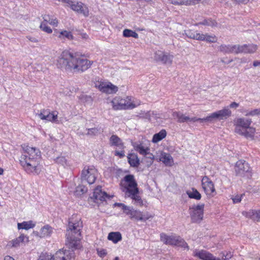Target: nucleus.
I'll list each match as a JSON object with an SVG mask.
<instances>
[{
	"label": "nucleus",
	"instance_id": "f257e3e1",
	"mask_svg": "<svg viewBox=\"0 0 260 260\" xmlns=\"http://www.w3.org/2000/svg\"><path fill=\"white\" fill-rule=\"evenodd\" d=\"M92 62L70 50L63 51L56 60L58 68L73 71L74 72H83L90 68Z\"/></svg>",
	"mask_w": 260,
	"mask_h": 260
},
{
	"label": "nucleus",
	"instance_id": "f03ea898",
	"mask_svg": "<svg viewBox=\"0 0 260 260\" xmlns=\"http://www.w3.org/2000/svg\"><path fill=\"white\" fill-rule=\"evenodd\" d=\"M22 149L19 159L21 166L27 173L38 175L42 170L40 150L25 145L22 146Z\"/></svg>",
	"mask_w": 260,
	"mask_h": 260
},
{
	"label": "nucleus",
	"instance_id": "7ed1b4c3",
	"mask_svg": "<svg viewBox=\"0 0 260 260\" xmlns=\"http://www.w3.org/2000/svg\"><path fill=\"white\" fill-rule=\"evenodd\" d=\"M120 189L125 196L131 198L136 206L142 207L143 202L139 194L137 183L133 175H127L120 182Z\"/></svg>",
	"mask_w": 260,
	"mask_h": 260
},
{
	"label": "nucleus",
	"instance_id": "20e7f679",
	"mask_svg": "<svg viewBox=\"0 0 260 260\" xmlns=\"http://www.w3.org/2000/svg\"><path fill=\"white\" fill-rule=\"evenodd\" d=\"M68 226L66 234L67 244L70 248L79 249L81 247V230L82 228L80 219L76 222L70 221Z\"/></svg>",
	"mask_w": 260,
	"mask_h": 260
},
{
	"label": "nucleus",
	"instance_id": "39448f33",
	"mask_svg": "<svg viewBox=\"0 0 260 260\" xmlns=\"http://www.w3.org/2000/svg\"><path fill=\"white\" fill-rule=\"evenodd\" d=\"M111 103L113 108L116 110L133 109L136 107L129 97L123 99L120 96H116L112 100Z\"/></svg>",
	"mask_w": 260,
	"mask_h": 260
},
{
	"label": "nucleus",
	"instance_id": "423d86ee",
	"mask_svg": "<svg viewBox=\"0 0 260 260\" xmlns=\"http://www.w3.org/2000/svg\"><path fill=\"white\" fill-rule=\"evenodd\" d=\"M160 237V240L166 244L174 245L184 248H188L187 243L179 236L175 235L168 236L165 233H161Z\"/></svg>",
	"mask_w": 260,
	"mask_h": 260
},
{
	"label": "nucleus",
	"instance_id": "0eeeda50",
	"mask_svg": "<svg viewBox=\"0 0 260 260\" xmlns=\"http://www.w3.org/2000/svg\"><path fill=\"white\" fill-rule=\"evenodd\" d=\"M98 176L97 170L93 166H86L84 168L81 173V180L85 181L89 184H93Z\"/></svg>",
	"mask_w": 260,
	"mask_h": 260
},
{
	"label": "nucleus",
	"instance_id": "6e6552de",
	"mask_svg": "<svg viewBox=\"0 0 260 260\" xmlns=\"http://www.w3.org/2000/svg\"><path fill=\"white\" fill-rule=\"evenodd\" d=\"M193 254L203 260H229L231 258V255L227 254L226 255L223 254L221 257H217L212 254L204 250H195Z\"/></svg>",
	"mask_w": 260,
	"mask_h": 260
},
{
	"label": "nucleus",
	"instance_id": "1a4fd4ad",
	"mask_svg": "<svg viewBox=\"0 0 260 260\" xmlns=\"http://www.w3.org/2000/svg\"><path fill=\"white\" fill-rule=\"evenodd\" d=\"M204 204L193 206L189 208V213L192 222H199L203 217Z\"/></svg>",
	"mask_w": 260,
	"mask_h": 260
},
{
	"label": "nucleus",
	"instance_id": "9d476101",
	"mask_svg": "<svg viewBox=\"0 0 260 260\" xmlns=\"http://www.w3.org/2000/svg\"><path fill=\"white\" fill-rule=\"evenodd\" d=\"M232 115V111L229 107H224L222 109L211 113L208 116L209 121L213 120H223L230 117Z\"/></svg>",
	"mask_w": 260,
	"mask_h": 260
},
{
	"label": "nucleus",
	"instance_id": "9b49d317",
	"mask_svg": "<svg viewBox=\"0 0 260 260\" xmlns=\"http://www.w3.org/2000/svg\"><path fill=\"white\" fill-rule=\"evenodd\" d=\"M67 6L70 7L73 11L83 14L87 17L89 15V10L86 6L81 2H75L70 0H67Z\"/></svg>",
	"mask_w": 260,
	"mask_h": 260
},
{
	"label": "nucleus",
	"instance_id": "f8f14e48",
	"mask_svg": "<svg viewBox=\"0 0 260 260\" xmlns=\"http://www.w3.org/2000/svg\"><path fill=\"white\" fill-rule=\"evenodd\" d=\"M250 169L248 164L242 160L238 161L235 167L236 175L240 176H250Z\"/></svg>",
	"mask_w": 260,
	"mask_h": 260
},
{
	"label": "nucleus",
	"instance_id": "ddd939ff",
	"mask_svg": "<svg viewBox=\"0 0 260 260\" xmlns=\"http://www.w3.org/2000/svg\"><path fill=\"white\" fill-rule=\"evenodd\" d=\"M173 57V55L161 50L156 51L154 54V59L156 61L166 64H171Z\"/></svg>",
	"mask_w": 260,
	"mask_h": 260
},
{
	"label": "nucleus",
	"instance_id": "4468645a",
	"mask_svg": "<svg viewBox=\"0 0 260 260\" xmlns=\"http://www.w3.org/2000/svg\"><path fill=\"white\" fill-rule=\"evenodd\" d=\"M38 117L42 120H46L55 123H59L57 119V113L56 112H50L48 109H43L40 113L38 114Z\"/></svg>",
	"mask_w": 260,
	"mask_h": 260
},
{
	"label": "nucleus",
	"instance_id": "2eb2a0df",
	"mask_svg": "<svg viewBox=\"0 0 260 260\" xmlns=\"http://www.w3.org/2000/svg\"><path fill=\"white\" fill-rule=\"evenodd\" d=\"M202 187L208 196L213 197L216 194V190L213 182L206 176L202 179Z\"/></svg>",
	"mask_w": 260,
	"mask_h": 260
},
{
	"label": "nucleus",
	"instance_id": "dca6fc26",
	"mask_svg": "<svg viewBox=\"0 0 260 260\" xmlns=\"http://www.w3.org/2000/svg\"><path fill=\"white\" fill-rule=\"evenodd\" d=\"M96 86L102 92L108 94L115 93L118 91V87L110 82H98Z\"/></svg>",
	"mask_w": 260,
	"mask_h": 260
},
{
	"label": "nucleus",
	"instance_id": "f3484780",
	"mask_svg": "<svg viewBox=\"0 0 260 260\" xmlns=\"http://www.w3.org/2000/svg\"><path fill=\"white\" fill-rule=\"evenodd\" d=\"M53 260H72L74 258V253L68 250L60 249L54 255H52Z\"/></svg>",
	"mask_w": 260,
	"mask_h": 260
},
{
	"label": "nucleus",
	"instance_id": "a211bd4d",
	"mask_svg": "<svg viewBox=\"0 0 260 260\" xmlns=\"http://www.w3.org/2000/svg\"><path fill=\"white\" fill-rule=\"evenodd\" d=\"M133 146L135 150L142 155L148 154V151H150L149 147L143 142H135L133 144Z\"/></svg>",
	"mask_w": 260,
	"mask_h": 260
},
{
	"label": "nucleus",
	"instance_id": "6ab92c4d",
	"mask_svg": "<svg viewBox=\"0 0 260 260\" xmlns=\"http://www.w3.org/2000/svg\"><path fill=\"white\" fill-rule=\"evenodd\" d=\"M153 217L152 215L149 214L148 212L143 214L139 210H135L134 211H133V214L131 217V219L145 221Z\"/></svg>",
	"mask_w": 260,
	"mask_h": 260
},
{
	"label": "nucleus",
	"instance_id": "aec40b11",
	"mask_svg": "<svg viewBox=\"0 0 260 260\" xmlns=\"http://www.w3.org/2000/svg\"><path fill=\"white\" fill-rule=\"evenodd\" d=\"M159 160L162 162L166 166H172L174 164L173 158L172 156L164 152H161L159 155Z\"/></svg>",
	"mask_w": 260,
	"mask_h": 260
},
{
	"label": "nucleus",
	"instance_id": "412c9836",
	"mask_svg": "<svg viewBox=\"0 0 260 260\" xmlns=\"http://www.w3.org/2000/svg\"><path fill=\"white\" fill-rule=\"evenodd\" d=\"M93 198L96 200V202L104 201L108 198V195L106 192L102 191L101 186L97 187L93 192Z\"/></svg>",
	"mask_w": 260,
	"mask_h": 260
},
{
	"label": "nucleus",
	"instance_id": "4be33fe9",
	"mask_svg": "<svg viewBox=\"0 0 260 260\" xmlns=\"http://www.w3.org/2000/svg\"><path fill=\"white\" fill-rule=\"evenodd\" d=\"M242 214L254 221H260V210H250L248 212L243 211Z\"/></svg>",
	"mask_w": 260,
	"mask_h": 260
},
{
	"label": "nucleus",
	"instance_id": "5701e85b",
	"mask_svg": "<svg viewBox=\"0 0 260 260\" xmlns=\"http://www.w3.org/2000/svg\"><path fill=\"white\" fill-rule=\"evenodd\" d=\"M110 145L112 146L118 147L119 149L123 148L122 140L116 135H113L109 139Z\"/></svg>",
	"mask_w": 260,
	"mask_h": 260
},
{
	"label": "nucleus",
	"instance_id": "b1692460",
	"mask_svg": "<svg viewBox=\"0 0 260 260\" xmlns=\"http://www.w3.org/2000/svg\"><path fill=\"white\" fill-rule=\"evenodd\" d=\"M172 116L174 119H176L177 121L180 123H183L188 122L189 117L186 116L180 112H174Z\"/></svg>",
	"mask_w": 260,
	"mask_h": 260
},
{
	"label": "nucleus",
	"instance_id": "393cba45",
	"mask_svg": "<svg viewBox=\"0 0 260 260\" xmlns=\"http://www.w3.org/2000/svg\"><path fill=\"white\" fill-rule=\"evenodd\" d=\"M52 228L50 225L47 224L41 228L39 236L41 238L50 236L51 234L52 233Z\"/></svg>",
	"mask_w": 260,
	"mask_h": 260
},
{
	"label": "nucleus",
	"instance_id": "a878e982",
	"mask_svg": "<svg viewBox=\"0 0 260 260\" xmlns=\"http://www.w3.org/2000/svg\"><path fill=\"white\" fill-rule=\"evenodd\" d=\"M108 239L114 243H117L122 240V236L121 233L118 232H111L108 236Z\"/></svg>",
	"mask_w": 260,
	"mask_h": 260
},
{
	"label": "nucleus",
	"instance_id": "bb28decb",
	"mask_svg": "<svg viewBox=\"0 0 260 260\" xmlns=\"http://www.w3.org/2000/svg\"><path fill=\"white\" fill-rule=\"evenodd\" d=\"M251 122V119H249L244 118H238L236 121V125L247 128L250 126Z\"/></svg>",
	"mask_w": 260,
	"mask_h": 260
},
{
	"label": "nucleus",
	"instance_id": "cd10ccee",
	"mask_svg": "<svg viewBox=\"0 0 260 260\" xmlns=\"http://www.w3.org/2000/svg\"><path fill=\"white\" fill-rule=\"evenodd\" d=\"M199 41H206L209 43H214L217 41V38L214 35H210L208 34H201Z\"/></svg>",
	"mask_w": 260,
	"mask_h": 260
},
{
	"label": "nucleus",
	"instance_id": "c85d7f7f",
	"mask_svg": "<svg viewBox=\"0 0 260 260\" xmlns=\"http://www.w3.org/2000/svg\"><path fill=\"white\" fill-rule=\"evenodd\" d=\"M167 136V132L165 129H161L159 133L153 135L152 142L156 143L164 139Z\"/></svg>",
	"mask_w": 260,
	"mask_h": 260
},
{
	"label": "nucleus",
	"instance_id": "c756f323",
	"mask_svg": "<svg viewBox=\"0 0 260 260\" xmlns=\"http://www.w3.org/2000/svg\"><path fill=\"white\" fill-rule=\"evenodd\" d=\"M117 205L118 206L121 207L123 213L128 215L131 219V217L133 214V211H134L135 209L133 207L127 206L122 203H118Z\"/></svg>",
	"mask_w": 260,
	"mask_h": 260
},
{
	"label": "nucleus",
	"instance_id": "7c9ffc66",
	"mask_svg": "<svg viewBox=\"0 0 260 260\" xmlns=\"http://www.w3.org/2000/svg\"><path fill=\"white\" fill-rule=\"evenodd\" d=\"M127 158L131 166L137 167L139 165V159L136 154H130L127 156Z\"/></svg>",
	"mask_w": 260,
	"mask_h": 260
},
{
	"label": "nucleus",
	"instance_id": "2f4dec72",
	"mask_svg": "<svg viewBox=\"0 0 260 260\" xmlns=\"http://www.w3.org/2000/svg\"><path fill=\"white\" fill-rule=\"evenodd\" d=\"M35 224L33 223L32 221H23L22 223H18V229H25L28 230L35 226Z\"/></svg>",
	"mask_w": 260,
	"mask_h": 260
},
{
	"label": "nucleus",
	"instance_id": "473e14b6",
	"mask_svg": "<svg viewBox=\"0 0 260 260\" xmlns=\"http://www.w3.org/2000/svg\"><path fill=\"white\" fill-rule=\"evenodd\" d=\"M44 22L49 23L50 24L56 26L58 24L57 19L54 17H51L49 15H44L43 16Z\"/></svg>",
	"mask_w": 260,
	"mask_h": 260
},
{
	"label": "nucleus",
	"instance_id": "72a5a7b5",
	"mask_svg": "<svg viewBox=\"0 0 260 260\" xmlns=\"http://www.w3.org/2000/svg\"><path fill=\"white\" fill-rule=\"evenodd\" d=\"M185 35L189 38L194 40H199L200 37V33L197 31H192L191 30H187L184 31Z\"/></svg>",
	"mask_w": 260,
	"mask_h": 260
},
{
	"label": "nucleus",
	"instance_id": "f704fd0d",
	"mask_svg": "<svg viewBox=\"0 0 260 260\" xmlns=\"http://www.w3.org/2000/svg\"><path fill=\"white\" fill-rule=\"evenodd\" d=\"M235 45H222L220 46L219 49L221 52L227 53H235Z\"/></svg>",
	"mask_w": 260,
	"mask_h": 260
},
{
	"label": "nucleus",
	"instance_id": "c9c22d12",
	"mask_svg": "<svg viewBox=\"0 0 260 260\" xmlns=\"http://www.w3.org/2000/svg\"><path fill=\"white\" fill-rule=\"evenodd\" d=\"M255 133V128L249 126L246 129L245 133H244V136L247 139L253 140L254 139Z\"/></svg>",
	"mask_w": 260,
	"mask_h": 260
},
{
	"label": "nucleus",
	"instance_id": "e433bc0d",
	"mask_svg": "<svg viewBox=\"0 0 260 260\" xmlns=\"http://www.w3.org/2000/svg\"><path fill=\"white\" fill-rule=\"evenodd\" d=\"M58 38L61 39L66 38L69 40H72L74 39V37L71 32L67 30H62L60 31L58 36Z\"/></svg>",
	"mask_w": 260,
	"mask_h": 260
},
{
	"label": "nucleus",
	"instance_id": "4c0bfd02",
	"mask_svg": "<svg viewBox=\"0 0 260 260\" xmlns=\"http://www.w3.org/2000/svg\"><path fill=\"white\" fill-rule=\"evenodd\" d=\"M123 36L124 37H133L136 39L138 38V34L131 29H125L123 31Z\"/></svg>",
	"mask_w": 260,
	"mask_h": 260
},
{
	"label": "nucleus",
	"instance_id": "58836bf2",
	"mask_svg": "<svg viewBox=\"0 0 260 260\" xmlns=\"http://www.w3.org/2000/svg\"><path fill=\"white\" fill-rule=\"evenodd\" d=\"M246 47L245 49V53H253L257 49V46L256 45L250 44H245Z\"/></svg>",
	"mask_w": 260,
	"mask_h": 260
},
{
	"label": "nucleus",
	"instance_id": "ea45409f",
	"mask_svg": "<svg viewBox=\"0 0 260 260\" xmlns=\"http://www.w3.org/2000/svg\"><path fill=\"white\" fill-rule=\"evenodd\" d=\"M187 194L188 197L191 199L200 200L201 198L200 193L197 189H192V191L187 192Z\"/></svg>",
	"mask_w": 260,
	"mask_h": 260
},
{
	"label": "nucleus",
	"instance_id": "a19ab883",
	"mask_svg": "<svg viewBox=\"0 0 260 260\" xmlns=\"http://www.w3.org/2000/svg\"><path fill=\"white\" fill-rule=\"evenodd\" d=\"M145 159H146V162L147 166H151L153 162L154 159V156L152 153H150L149 151H148V154L144 155Z\"/></svg>",
	"mask_w": 260,
	"mask_h": 260
},
{
	"label": "nucleus",
	"instance_id": "79ce46f5",
	"mask_svg": "<svg viewBox=\"0 0 260 260\" xmlns=\"http://www.w3.org/2000/svg\"><path fill=\"white\" fill-rule=\"evenodd\" d=\"M87 188L83 185H79L76 188L75 193L77 196H81L85 193Z\"/></svg>",
	"mask_w": 260,
	"mask_h": 260
},
{
	"label": "nucleus",
	"instance_id": "37998d69",
	"mask_svg": "<svg viewBox=\"0 0 260 260\" xmlns=\"http://www.w3.org/2000/svg\"><path fill=\"white\" fill-rule=\"evenodd\" d=\"M246 47V45H235V53H245V49Z\"/></svg>",
	"mask_w": 260,
	"mask_h": 260
},
{
	"label": "nucleus",
	"instance_id": "c03bdc74",
	"mask_svg": "<svg viewBox=\"0 0 260 260\" xmlns=\"http://www.w3.org/2000/svg\"><path fill=\"white\" fill-rule=\"evenodd\" d=\"M52 255L48 253H42L38 260H53Z\"/></svg>",
	"mask_w": 260,
	"mask_h": 260
},
{
	"label": "nucleus",
	"instance_id": "a18cd8bd",
	"mask_svg": "<svg viewBox=\"0 0 260 260\" xmlns=\"http://www.w3.org/2000/svg\"><path fill=\"white\" fill-rule=\"evenodd\" d=\"M40 27L43 31L48 34H51L52 32V29L44 21L41 23Z\"/></svg>",
	"mask_w": 260,
	"mask_h": 260
},
{
	"label": "nucleus",
	"instance_id": "49530a36",
	"mask_svg": "<svg viewBox=\"0 0 260 260\" xmlns=\"http://www.w3.org/2000/svg\"><path fill=\"white\" fill-rule=\"evenodd\" d=\"M87 130V133L86 134L91 136L97 135L100 132V129L98 127L88 128Z\"/></svg>",
	"mask_w": 260,
	"mask_h": 260
},
{
	"label": "nucleus",
	"instance_id": "de8ad7c7",
	"mask_svg": "<svg viewBox=\"0 0 260 260\" xmlns=\"http://www.w3.org/2000/svg\"><path fill=\"white\" fill-rule=\"evenodd\" d=\"M196 121H200V122L209 121L208 116H207L206 117L203 118H197L196 117H189V120H188V122H196Z\"/></svg>",
	"mask_w": 260,
	"mask_h": 260
},
{
	"label": "nucleus",
	"instance_id": "09e8293b",
	"mask_svg": "<svg viewBox=\"0 0 260 260\" xmlns=\"http://www.w3.org/2000/svg\"><path fill=\"white\" fill-rule=\"evenodd\" d=\"M154 115V111H149L143 114H141V117L142 118L148 119L150 121L152 120V116Z\"/></svg>",
	"mask_w": 260,
	"mask_h": 260
},
{
	"label": "nucleus",
	"instance_id": "8fccbe9b",
	"mask_svg": "<svg viewBox=\"0 0 260 260\" xmlns=\"http://www.w3.org/2000/svg\"><path fill=\"white\" fill-rule=\"evenodd\" d=\"M245 128H244L243 127H240L239 126L236 125L235 128V132L237 134L244 136V133H245L246 131Z\"/></svg>",
	"mask_w": 260,
	"mask_h": 260
},
{
	"label": "nucleus",
	"instance_id": "3c124183",
	"mask_svg": "<svg viewBox=\"0 0 260 260\" xmlns=\"http://www.w3.org/2000/svg\"><path fill=\"white\" fill-rule=\"evenodd\" d=\"M201 24L204 25H208V26H214L216 24V23L212 20H204L202 22L200 23Z\"/></svg>",
	"mask_w": 260,
	"mask_h": 260
},
{
	"label": "nucleus",
	"instance_id": "603ef678",
	"mask_svg": "<svg viewBox=\"0 0 260 260\" xmlns=\"http://www.w3.org/2000/svg\"><path fill=\"white\" fill-rule=\"evenodd\" d=\"M169 3L174 5H185L184 0H168Z\"/></svg>",
	"mask_w": 260,
	"mask_h": 260
},
{
	"label": "nucleus",
	"instance_id": "864d4df0",
	"mask_svg": "<svg viewBox=\"0 0 260 260\" xmlns=\"http://www.w3.org/2000/svg\"><path fill=\"white\" fill-rule=\"evenodd\" d=\"M201 0H184L185 5H194L198 4Z\"/></svg>",
	"mask_w": 260,
	"mask_h": 260
},
{
	"label": "nucleus",
	"instance_id": "5fc2aeb1",
	"mask_svg": "<svg viewBox=\"0 0 260 260\" xmlns=\"http://www.w3.org/2000/svg\"><path fill=\"white\" fill-rule=\"evenodd\" d=\"M18 240L20 243H26L28 242V237L22 234L18 237Z\"/></svg>",
	"mask_w": 260,
	"mask_h": 260
},
{
	"label": "nucleus",
	"instance_id": "6e6d98bb",
	"mask_svg": "<svg viewBox=\"0 0 260 260\" xmlns=\"http://www.w3.org/2000/svg\"><path fill=\"white\" fill-rule=\"evenodd\" d=\"M56 162L57 163L60 164L63 166L64 165H66L67 159H66V158L64 157L60 156V157H58L57 158Z\"/></svg>",
	"mask_w": 260,
	"mask_h": 260
},
{
	"label": "nucleus",
	"instance_id": "4d7b16f0",
	"mask_svg": "<svg viewBox=\"0 0 260 260\" xmlns=\"http://www.w3.org/2000/svg\"><path fill=\"white\" fill-rule=\"evenodd\" d=\"M243 195H237L232 199L234 203H238L241 202Z\"/></svg>",
	"mask_w": 260,
	"mask_h": 260
},
{
	"label": "nucleus",
	"instance_id": "13d9d810",
	"mask_svg": "<svg viewBox=\"0 0 260 260\" xmlns=\"http://www.w3.org/2000/svg\"><path fill=\"white\" fill-rule=\"evenodd\" d=\"M98 255L101 257H103L107 254V251L105 249H102L98 251Z\"/></svg>",
	"mask_w": 260,
	"mask_h": 260
},
{
	"label": "nucleus",
	"instance_id": "bf43d9fd",
	"mask_svg": "<svg viewBox=\"0 0 260 260\" xmlns=\"http://www.w3.org/2000/svg\"><path fill=\"white\" fill-rule=\"evenodd\" d=\"M20 242L19 240H18V238H16V239L13 240L12 241V246L13 247H17L19 245Z\"/></svg>",
	"mask_w": 260,
	"mask_h": 260
},
{
	"label": "nucleus",
	"instance_id": "052dcab7",
	"mask_svg": "<svg viewBox=\"0 0 260 260\" xmlns=\"http://www.w3.org/2000/svg\"><path fill=\"white\" fill-rule=\"evenodd\" d=\"M26 38L31 42L38 43L39 42L37 38L33 37H31L30 36H27Z\"/></svg>",
	"mask_w": 260,
	"mask_h": 260
},
{
	"label": "nucleus",
	"instance_id": "680f3d73",
	"mask_svg": "<svg viewBox=\"0 0 260 260\" xmlns=\"http://www.w3.org/2000/svg\"><path fill=\"white\" fill-rule=\"evenodd\" d=\"M115 155L119 156L120 157H123L124 156V153L123 151H115Z\"/></svg>",
	"mask_w": 260,
	"mask_h": 260
},
{
	"label": "nucleus",
	"instance_id": "e2e57ef3",
	"mask_svg": "<svg viewBox=\"0 0 260 260\" xmlns=\"http://www.w3.org/2000/svg\"><path fill=\"white\" fill-rule=\"evenodd\" d=\"M236 4H246L249 0H232Z\"/></svg>",
	"mask_w": 260,
	"mask_h": 260
},
{
	"label": "nucleus",
	"instance_id": "0e129e2a",
	"mask_svg": "<svg viewBox=\"0 0 260 260\" xmlns=\"http://www.w3.org/2000/svg\"><path fill=\"white\" fill-rule=\"evenodd\" d=\"M239 106V104L236 102H232L229 106V107L231 108L236 109Z\"/></svg>",
	"mask_w": 260,
	"mask_h": 260
},
{
	"label": "nucleus",
	"instance_id": "69168bd1",
	"mask_svg": "<svg viewBox=\"0 0 260 260\" xmlns=\"http://www.w3.org/2000/svg\"><path fill=\"white\" fill-rule=\"evenodd\" d=\"M158 118H159V114H158L154 112V115L152 116V120H156Z\"/></svg>",
	"mask_w": 260,
	"mask_h": 260
},
{
	"label": "nucleus",
	"instance_id": "338daca9",
	"mask_svg": "<svg viewBox=\"0 0 260 260\" xmlns=\"http://www.w3.org/2000/svg\"><path fill=\"white\" fill-rule=\"evenodd\" d=\"M253 66L254 67H256L257 66H260V61L258 60H254L253 62Z\"/></svg>",
	"mask_w": 260,
	"mask_h": 260
},
{
	"label": "nucleus",
	"instance_id": "774afa93",
	"mask_svg": "<svg viewBox=\"0 0 260 260\" xmlns=\"http://www.w3.org/2000/svg\"><path fill=\"white\" fill-rule=\"evenodd\" d=\"M4 260H14V259L12 257L7 255L5 256Z\"/></svg>",
	"mask_w": 260,
	"mask_h": 260
}]
</instances>
